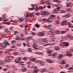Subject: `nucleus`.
Segmentation results:
<instances>
[{
    "label": "nucleus",
    "mask_w": 73,
    "mask_h": 73,
    "mask_svg": "<svg viewBox=\"0 0 73 73\" xmlns=\"http://www.w3.org/2000/svg\"><path fill=\"white\" fill-rule=\"evenodd\" d=\"M55 50H60V48H59L58 47H56L55 48Z\"/></svg>",
    "instance_id": "f704fd0d"
},
{
    "label": "nucleus",
    "mask_w": 73,
    "mask_h": 73,
    "mask_svg": "<svg viewBox=\"0 0 73 73\" xmlns=\"http://www.w3.org/2000/svg\"><path fill=\"white\" fill-rule=\"evenodd\" d=\"M30 61H29V62H28V63H27V64L30 65H32V62H31V61H31V60L30 59Z\"/></svg>",
    "instance_id": "c756f323"
},
{
    "label": "nucleus",
    "mask_w": 73,
    "mask_h": 73,
    "mask_svg": "<svg viewBox=\"0 0 73 73\" xmlns=\"http://www.w3.org/2000/svg\"><path fill=\"white\" fill-rule=\"evenodd\" d=\"M45 3H46V2H45V1H44V0H42L40 1V4H44Z\"/></svg>",
    "instance_id": "4be33fe9"
},
{
    "label": "nucleus",
    "mask_w": 73,
    "mask_h": 73,
    "mask_svg": "<svg viewBox=\"0 0 73 73\" xmlns=\"http://www.w3.org/2000/svg\"><path fill=\"white\" fill-rule=\"evenodd\" d=\"M46 5H44V6H43V8H46Z\"/></svg>",
    "instance_id": "0e129e2a"
},
{
    "label": "nucleus",
    "mask_w": 73,
    "mask_h": 73,
    "mask_svg": "<svg viewBox=\"0 0 73 73\" xmlns=\"http://www.w3.org/2000/svg\"><path fill=\"white\" fill-rule=\"evenodd\" d=\"M72 6H73V4L71 2L68 3L66 5V6L67 8H69V7L72 8Z\"/></svg>",
    "instance_id": "39448f33"
},
{
    "label": "nucleus",
    "mask_w": 73,
    "mask_h": 73,
    "mask_svg": "<svg viewBox=\"0 0 73 73\" xmlns=\"http://www.w3.org/2000/svg\"><path fill=\"white\" fill-rule=\"evenodd\" d=\"M27 70V69L25 67H23L22 68V71L23 72H26Z\"/></svg>",
    "instance_id": "a211bd4d"
},
{
    "label": "nucleus",
    "mask_w": 73,
    "mask_h": 73,
    "mask_svg": "<svg viewBox=\"0 0 73 73\" xmlns=\"http://www.w3.org/2000/svg\"><path fill=\"white\" fill-rule=\"evenodd\" d=\"M32 46L35 49H36L37 50H38V48H37L38 45L37 44H33Z\"/></svg>",
    "instance_id": "423d86ee"
},
{
    "label": "nucleus",
    "mask_w": 73,
    "mask_h": 73,
    "mask_svg": "<svg viewBox=\"0 0 73 73\" xmlns=\"http://www.w3.org/2000/svg\"><path fill=\"white\" fill-rule=\"evenodd\" d=\"M29 35H35V34L33 33H32V32H31V31H29Z\"/></svg>",
    "instance_id": "7c9ffc66"
},
{
    "label": "nucleus",
    "mask_w": 73,
    "mask_h": 73,
    "mask_svg": "<svg viewBox=\"0 0 73 73\" xmlns=\"http://www.w3.org/2000/svg\"><path fill=\"white\" fill-rule=\"evenodd\" d=\"M52 39H55V37L54 36H52Z\"/></svg>",
    "instance_id": "680f3d73"
},
{
    "label": "nucleus",
    "mask_w": 73,
    "mask_h": 73,
    "mask_svg": "<svg viewBox=\"0 0 73 73\" xmlns=\"http://www.w3.org/2000/svg\"><path fill=\"white\" fill-rule=\"evenodd\" d=\"M6 15H7L6 14H4L3 15V17H4V18H6Z\"/></svg>",
    "instance_id": "37998d69"
},
{
    "label": "nucleus",
    "mask_w": 73,
    "mask_h": 73,
    "mask_svg": "<svg viewBox=\"0 0 73 73\" xmlns=\"http://www.w3.org/2000/svg\"><path fill=\"white\" fill-rule=\"evenodd\" d=\"M40 64L41 65H45V63L44 62L42 61L40 62Z\"/></svg>",
    "instance_id": "5701e85b"
},
{
    "label": "nucleus",
    "mask_w": 73,
    "mask_h": 73,
    "mask_svg": "<svg viewBox=\"0 0 73 73\" xmlns=\"http://www.w3.org/2000/svg\"><path fill=\"white\" fill-rule=\"evenodd\" d=\"M31 6L32 7V8H31V10H34L35 9V6L33 4L31 5Z\"/></svg>",
    "instance_id": "412c9836"
},
{
    "label": "nucleus",
    "mask_w": 73,
    "mask_h": 73,
    "mask_svg": "<svg viewBox=\"0 0 73 73\" xmlns=\"http://www.w3.org/2000/svg\"><path fill=\"white\" fill-rule=\"evenodd\" d=\"M32 37L31 36L28 37L27 38H26V40H31V39Z\"/></svg>",
    "instance_id": "e433bc0d"
},
{
    "label": "nucleus",
    "mask_w": 73,
    "mask_h": 73,
    "mask_svg": "<svg viewBox=\"0 0 73 73\" xmlns=\"http://www.w3.org/2000/svg\"><path fill=\"white\" fill-rule=\"evenodd\" d=\"M48 55L49 56H51L52 55V54H48Z\"/></svg>",
    "instance_id": "774afa93"
},
{
    "label": "nucleus",
    "mask_w": 73,
    "mask_h": 73,
    "mask_svg": "<svg viewBox=\"0 0 73 73\" xmlns=\"http://www.w3.org/2000/svg\"><path fill=\"white\" fill-rule=\"evenodd\" d=\"M57 34H60V33H61V31H57L56 33Z\"/></svg>",
    "instance_id": "603ef678"
},
{
    "label": "nucleus",
    "mask_w": 73,
    "mask_h": 73,
    "mask_svg": "<svg viewBox=\"0 0 73 73\" xmlns=\"http://www.w3.org/2000/svg\"><path fill=\"white\" fill-rule=\"evenodd\" d=\"M23 45L24 46H26V44H25V43L24 42L23 43Z\"/></svg>",
    "instance_id": "69168bd1"
},
{
    "label": "nucleus",
    "mask_w": 73,
    "mask_h": 73,
    "mask_svg": "<svg viewBox=\"0 0 73 73\" xmlns=\"http://www.w3.org/2000/svg\"><path fill=\"white\" fill-rule=\"evenodd\" d=\"M53 12L54 13H57V10L56 9H54L53 10Z\"/></svg>",
    "instance_id": "393cba45"
},
{
    "label": "nucleus",
    "mask_w": 73,
    "mask_h": 73,
    "mask_svg": "<svg viewBox=\"0 0 73 73\" xmlns=\"http://www.w3.org/2000/svg\"><path fill=\"white\" fill-rule=\"evenodd\" d=\"M66 11L67 12H72V9L70 8H68L66 9Z\"/></svg>",
    "instance_id": "9b49d317"
},
{
    "label": "nucleus",
    "mask_w": 73,
    "mask_h": 73,
    "mask_svg": "<svg viewBox=\"0 0 73 73\" xmlns=\"http://www.w3.org/2000/svg\"><path fill=\"white\" fill-rule=\"evenodd\" d=\"M19 20L21 21H23V20H24V19L21 18L19 19Z\"/></svg>",
    "instance_id": "3c124183"
},
{
    "label": "nucleus",
    "mask_w": 73,
    "mask_h": 73,
    "mask_svg": "<svg viewBox=\"0 0 73 73\" xmlns=\"http://www.w3.org/2000/svg\"><path fill=\"white\" fill-rule=\"evenodd\" d=\"M38 71H39V69H37L36 70H34L33 71V73H37V72H38Z\"/></svg>",
    "instance_id": "f3484780"
},
{
    "label": "nucleus",
    "mask_w": 73,
    "mask_h": 73,
    "mask_svg": "<svg viewBox=\"0 0 73 73\" xmlns=\"http://www.w3.org/2000/svg\"><path fill=\"white\" fill-rule=\"evenodd\" d=\"M6 59L5 60V61H6V62H10L11 60H12L13 58L12 57L7 56L6 57Z\"/></svg>",
    "instance_id": "20e7f679"
},
{
    "label": "nucleus",
    "mask_w": 73,
    "mask_h": 73,
    "mask_svg": "<svg viewBox=\"0 0 73 73\" xmlns=\"http://www.w3.org/2000/svg\"><path fill=\"white\" fill-rule=\"evenodd\" d=\"M66 32H67L66 31H62L61 32L60 34H64V33H66Z\"/></svg>",
    "instance_id": "473e14b6"
},
{
    "label": "nucleus",
    "mask_w": 73,
    "mask_h": 73,
    "mask_svg": "<svg viewBox=\"0 0 73 73\" xmlns=\"http://www.w3.org/2000/svg\"><path fill=\"white\" fill-rule=\"evenodd\" d=\"M61 13H66V11L64 10H62L60 11Z\"/></svg>",
    "instance_id": "2f4dec72"
},
{
    "label": "nucleus",
    "mask_w": 73,
    "mask_h": 73,
    "mask_svg": "<svg viewBox=\"0 0 73 73\" xmlns=\"http://www.w3.org/2000/svg\"><path fill=\"white\" fill-rule=\"evenodd\" d=\"M6 44L7 45H8L9 46L10 45V43L8 42H7Z\"/></svg>",
    "instance_id": "49530a36"
},
{
    "label": "nucleus",
    "mask_w": 73,
    "mask_h": 73,
    "mask_svg": "<svg viewBox=\"0 0 73 73\" xmlns=\"http://www.w3.org/2000/svg\"><path fill=\"white\" fill-rule=\"evenodd\" d=\"M35 54H39V55H41L42 56L43 55V53H42V52L41 53L40 52H35Z\"/></svg>",
    "instance_id": "aec40b11"
},
{
    "label": "nucleus",
    "mask_w": 73,
    "mask_h": 73,
    "mask_svg": "<svg viewBox=\"0 0 73 73\" xmlns=\"http://www.w3.org/2000/svg\"><path fill=\"white\" fill-rule=\"evenodd\" d=\"M42 41L43 42H44L45 43L46 42H48V40H47L45 39H43Z\"/></svg>",
    "instance_id": "bb28decb"
},
{
    "label": "nucleus",
    "mask_w": 73,
    "mask_h": 73,
    "mask_svg": "<svg viewBox=\"0 0 73 73\" xmlns=\"http://www.w3.org/2000/svg\"><path fill=\"white\" fill-rule=\"evenodd\" d=\"M36 62L37 63H38V62H41V61L40 60H36Z\"/></svg>",
    "instance_id": "5fc2aeb1"
},
{
    "label": "nucleus",
    "mask_w": 73,
    "mask_h": 73,
    "mask_svg": "<svg viewBox=\"0 0 73 73\" xmlns=\"http://www.w3.org/2000/svg\"><path fill=\"white\" fill-rule=\"evenodd\" d=\"M5 66L7 68H11V66H9L8 65H6Z\"/></svg>",
    "instance_id": "c9c22d12"
},
{
    "label": "nucleus",
    "mask_w": 73,
    "mask_h": 73,
    "mask_svg": "<svg viewBox=\"0 0 73 73\" xmlns=\"http://www.w3.org/2000/svg\"><path fill=\"white\" fill-rule=\"evenodd\" d=\"M20 59H15V62H16V63H17V64H19L20 62Z\"/></svg>",
    "instance_id": "ddd939ff"
},
{
    "label": "nucleus",
    "mask_w": 73,
    "mask_h": 73,
    "mask_svg": "<svg viewBox=\"0 0 73 73\" xmlns=\"http://www.w3.org/2000/svg\"><path fill=\"white\" fill-rule=\"evenodd\" d=\"M56 16L54 15H52L50 16V18L47 19V22L50 23L52 22V21L53 20V19H54Z\"/></svg>",
    "instance_id": "f257e3e1"
},
{
    "label": "nucleus",
    "mask_w": 73,
    "mask_h": 73,
    "mask_svg": "<svg viewBox=\"0 0 73 73\" xmlns=\"http://www.w3.org/2000/svg\"><path fill=\"white\" fill-rule=\"evenodd\" d=\"M14 23H17V20H16L14 21Z\"/></svg>",
    "instance_id": "338daca9"
},
{
    "label": "nucleus",
    "mask_w": 73,
    "mask_h": 73,
    "mask_svg": "<svg viewBox=\"0 0 73 73\" xmlns=\"http://www.w3.org/2000/svg\"><path fill=\"white\" fill-rule=\"evenodd\" d=\"M59 0H53L54 2H56L57 3H58V5H61V4H60V1H58Z\"/></svg>",
    "instance_id": "dca6fc26"
},
{
    "label": "nucleus",
    "mask_w": 73,
    "mask_h": 73,
    "mask_svg": "<svg viewBox=\"0 0 73 73\" xmlns=\"http://www.w3.org/2000/svg\"><path fill=\"white\" fill-rule=\"evenodd\" d=\"M11 42L12 43H15V42H16V41L15 40H12L11 41Z\"/></svg>",
    "instance_id": "864d4df0"
},
{
    "label": "nucleus",
    "mask_w": 73,
    "mask_h": 73,
    "mask_svg": "<svg viewBox=\"0 0 73 73\" xmlns=\"http://www.w3.org/2000/svg\"><path fill=\"white\" fill-rule=\"evenodd\" d=\"M47 53L48 54H52V51H50V50H48L47 52Z\"/></svg>",
    "instance_id": "ea45409f"
},
{
    "label": "nucleus",
    "mask_w": 73,
    "mask_h": 73,
    "mask_svg": "<svg viewBox=\"0 0 73 73\" xmlns=\"http://www.w3.org/2000/svg\"><path fill=\"white\" fill-rule=\"evenodd\" d=\"M3 45V44L0 43V49H4V48H5L6 47H7V46L6 44H5V45Z\"/></svg>",
    "instance_id": "0eeeda50"
},
{
    "label": "nucleus",
    "mask_w": 73,
    "mask_h": 73,
    "mask_svg": "<svg viewBox=\"0 0 73 73\" xmlns=\"http://www.w3.org/2000/svg\"><path fill=\"white\" fill-rule=\"evenodd\" d=\"M46 4L47 5H50V1L47 0L46 2Z\"/></svg>",
    "instance_id": "b1692460"
},
{
    "label": "nucleus",
    "mask_w": 73,
    "mask_h": 73,
    "mask_svg": "<svg viewBox=\"0 0 73 73\" xmlns=\"http://www.w3.org/2000/svg\"><path fill=\"white\" fill-rule=\"evenodd\" d=\"M44 69H42L40 70V72H41V73H44Z\"/></svg>",
    "instance_id": "a19ab883"
},
{
    "label": "nucleus",
    "mask_w": 73,
    "mask_h": 73,
    "mask_svg": "<svg viewBox=\"0 0 73 73\" xmlns=\"http://www.w3.org/2000/svg\"><path fill=\"white\" fill-rule=\"evenodd\" d=\"M37 35L38 36H44L45 35V33L42 32H39L37 34Z\"/></svg>",
    "instance_id": "6e6552de"
},
{
    "label": "nucleus",
    "mask_w": 73,
    "mask_h": 73,
    "mask_svg": "<svg viewBox=\"0 0 73 73\" xmlns=\"http://www.w3.org/2000/svg\"><path fill=\"white\" fill-rule=\"evenodd\" d=\"M30 60H31V61H33V62H35L36 61V59L35 58H33V59H30Z\"/></svg>",
    "instance_id": "72a5a7b5"
},
{
    "label": "nucleus",
    "mask_w": 73,
    "mask_h": 73,
    "mask_svg": "<svg viewBox=\"0 0 73 73\" xmlns=\"http://www.w3.org/2000/svg\"><path fill=\"white\" fill-rule=\"evenodd\" d=\"M5 35H3L2 36V37H7V36H6L7 34H4Z\"/></svg>",
    "instance_id": "de8ad7c7"
},
{
    "label": "nucleus",
    "mask_w": 73,
    "mask_h": 73,
    "mask_svg": "<svg viewBox=\"0 0 73 73\" xmlns=\"http://www.w3.org/2000/svg\"><path fill=\"white\" fill-rule=\"evenodd\" d=\"M68 69L69 70H73V68L71 67H70Z\"/></svg>",
    "instance_id": "4d7b16f0"
},
{
    "label": "nucleus",
    "mask_w": 73,
    "mask_h": 73,
    "mask_svg": "<svg viewBox=\"0 0 73 73\" xmlns=\"http://www.w3.org/2000/svg\"><path fill=\"white\" fill-rule=\"evenodd\" d=\"M47 7L48 8V9H50V8H51V7H50V6L49 5L48 6H47Z\"/></svg>",
    "instance_id": "6e6d98bb"
},
{
    "label": "nucleus",
    "mask_w": 73,
    "mask_h": 73,
    "mask_svg": "<svg viewBox=\"0 0 73 73\" xmlns=\"http://www.w3.org/2000/svg\"><path fill=\"white\" fill-rule=\"evenodd\" d=\"M60 20H56V21H55V24H60Z\"/></svg>",
    "instance_id": "a878e982"
},
{
    "label": "nucleus",
    "mask_w": 73,
    "mask_h": 73,
    "mask_svg": "<svg viewBox=\"0 0 73 73\" xmlns=\"http://www.w3.org/2000/svg\"><path fill=\"white\" fill-rule=\"evenodd\" d=\"M33 13H26V16L27 17H31L32 18H35V16H33Z\"/></svg>",
    "instance_id": "7ed1b4c3"
},
{
    "label": "nucleus",
    "mask_w": 73,
    "mask_h": 73,
    "mask_svg": "<svg viewBox=\"0 0 73 73\" xmlns=\"http://www.w3.org/2000/svg\"><path fill=\"white\" fill-rule=\"evenodd\" d=\"M61 63H62V64H63V65L64 64H65L66 63L65 62H64L63 61H62L61 62Z\"/></svg>",
    "instance_id": "13d9d810"
},
{
    "label": "nucleus",
    "mask_w": 73,
    "mask_h": 73,
    "mask_svg": "<svg viewBox=\"0 0 73 73\" xmlns=\"http://www.w3.org/2000/svg\"><path fill=\"white\" fill-rule=\"evenodd\" d=\"M49 13H48V12H47L46 11H43L42 12V15H43V16H46V15H49Z\"/></svg>",
    "instance_id": "1a4fd4ad"
},
{
    "label": "nucleus",
    "mask_w": 73,
    "mask_h": 73,
    "mask_svg": "<svg viewBox=\"0 0 73 73\" xmlns=\"http://www.w3.org/2000/svg\"><path fill=\"white\" fill-rule=\"evenodd\" d=\"M70 53V51H68V54H66V55L67 56H68V57H71L72 56V54L70 53Z\"/></svg>",
    "instance_id": "4468645a"
},
{
    "label": "nucleus",
    "mask_w": 73,
    "mask_h": 73,
    "mask_svg": "<svg viewBox=\"0 0 73 73\" xmlns=\"http://www.w3.org/2000/svg\"><path fill=\"white\" fill-rule=\"evenodd\" d=\"M39 9H43V7L42 6H40L39 7Z\"/></svg>",
    "instance_id": "a18cd8bd"
},
{
    "label": "nucleus",
    "mask_w": 73,
    "mask_h": 73,
    "mask_svg": "<svg viewBox=\"0 0 73 73\" xmlns=\"http://www.w3.org/2000/svg\"><path fill=\"white\" fill-rule=\"evenodd\" d=\"M62 57H63V55L61 54L60 55L58 56L57 58H58L60 60L62 58Z\"/></svg>",
    "instance_id": "6ab92c4d"
},
{
    "label": "nucleus",
    "mask_w": 73,
    "mask_h": 73,
    "mask_svg": "<svg viewBox=\"0 0 73 73\" xmlns=\"http://www.w3.org/2000/svg\"><path fill=\"white\" fill-rule=\"evenodd\" d=\"M69 17V16L67 15H65V19L66 18H68V17Z\"/></svg>",
    "instance_id": "09e8293b"
},
{
    "label": "nucleus",
    "mask_w": 73,
    "mask_h": 73,
    "mask_svg": "<svg viewBox=\"0 0 73 73\" xmlns=\"http://www.w3.org/2000/svg\"><path fill=\"white\" fill-rule=\"evenodd\" d=\"M11 50H15V49H16V48L15 47V46H12L11 48Z\"/></svg>",
    "instance_id": "2eb2a0df"
},
{
    "label": "nucleus",
    "mask_w": 73,
    "mask_h": 73,
    "mask_svg": "<svg viewBox=\"0 0 73 73\" xmlns=\"http://www.w3.org/2000/svg\"><path fill=\"white\" fill-rule=\"evenodd\" d=\"M48 34H49V35H52V34H51V33H51V31H48Z\"/></svg>",
    "instance_id": "79ce46f5"
},
{
    "label": "nucleus",
    "mask_w": 73,
    "mask_h": 73,
    "mask_svg": "<svg viewBox=\"0 0 73 73\" xmlns=\"http://www.w3.org/2000/svg\"><path fill=\"white\" fill-rule=\"evenodd\" d=\"M60 44L61 45H64V46H69V42H64V40H62L60 41Z\"/></svg>",
    "instance_id": "f03ea898"
},
{
    "label": "nucleus",
    "mask_w": 73,
    "mask_h": 73,
    "mask_svg": "<svg viewBox=\"0 0 73 73\" xmlns=\"http://www.w3.org/2000/svg\"><path fill=\"white\" fill-rule=\"evenodd\" d=\"M56 9H57L58 10V11H60V7H57Z\"/></svg>",
    "instance_id": "052dcab7"
},
{
    "label": "nucleus",
    "mask_w": 73,
    "mask_h": 73,
    "mask_svg": "<svg viewBox=\"0 0 73 73\" xmlns=\"http://www.w3.org/2000/svg\"><path fill=\"white\" fill-rule=\"evenodd\" d=\"M42 20L44 22H48V19L44 18L42 19Z\"/></svg>",
    "instance_id": "cd10ccee"
},
{
    "label": "nucleus",
    "mask_w": 73,
    "mask_h": 73,
    "mask_svg": "<svg viewBox=\"0 0 73 73\" xmlns=\"http://www.w3.org/2000/svg\"><path fill=\"white\" fill-rule=\"evenodd\" d=\"M69 65L68 64H66V68H68V67H69Z\"/></svg>",
    "instance_id": "e2e57ef3"
},
{
    "label": "nucleus",
    "mask_w": 73,
    "mask_h": 73,
    "mask_svg": "<svg viewBox=\"0 0 73 73\" xmlns=\"http://www.w3.org/2000/svg\"><path fill=\"white\" fill-rule=\"evenodd\" d=\"M23 60L24 61H27V57H24L23 58Z\"/></svg>",
    "instance_id": "58836bf2"
},
{
    "label": "nucleus",
    "mask_w": 73,
    "mask_h": 73,
    "mask_svg": "<svg viewBox=\"0 0 73 73\" xmlns=\"http://www.w3.org/2000/svg\"><path fill=\"white\" fill-rule=\"evenodd\" d=\"M57 53H54L52 55V57L53 58H56V57H57Z\"/></svg>",
    "instance_id": "9d476101"
},
{
    "label": "nucleus",
    "mask_w": 73,
    "mask_h": 73,
    "mask_svg": "<svg viewBox=\"0 0 73 73\" xmlns=\"http://www.w3.org/2000/svg\"><path fill=\"white\" fill-rule=\"evenodd\" d=\"M18 52H17L16 51H15L14 52V55H15V56H16V55H17V54H18Z\"/></svg>",
    "instance_id": "c85d7f7f"
},
{
    "label": "nucleus",
    "mask_w": 73,
    "mask_h": 73,
    "mask_svg": "<svg viewBox=\"0 0 73 73\" xmlns=\"http://www.w3.org/2000/svg\"><path fill=\"white\" fill-rule=\"evenodd\" d=\"M39 7H37V6H36L35 9V11H38L39 10Z\"/></svg>",
    "instance_id": "4c0bfd02"
},
{
    "label": "nucleus",
    "mask_w": 73,
    "mask_h": 73,
    "mask_svg": "<svg viewBox=\"0 0 73 73\" xmlns=\"http://www.w3.org/2000/svg\"><path fill=\"white\" fill-rule=\"evenodd\" d=\"M46 61H47V62H48V63H53V61H51L49 59H46Z\"/></svg>",
    "instance_id": "f8f14e48"
},
{
    "label": "nucleus",
    "mask_w": 73,
    "mask_h": 73,
    "mask_svg": "<svg viewBox=\"0 0 73 73\" xmlns=\"http://www.w3.org/2000/svg\"><path fill=\"white\" fill-rule=\"evenodd\" d=\"M24 34H21L20 35V36L21 37H24Z\"/></svg>",
    "instance_id": "c03bdc74"
},
{
    "label": "nucleus",
    "mask_w": 73,
    "mask_h": 73,
    "mask_svg": "<svg viewBox=\"0 0 73 73\" xmlns=\"http://www.w3.org/2000/svg\"><path fill=\"white\" fill-rule=\"evenodd\" d=\"M36 28H39L40 26H39V25H38V24H36Z\"/></svg>",
    "instance_id": "8fccbe9b"
},
{
    "label": "nucleus",
    "mask_w": 73,
    "mask_h": 73,
    "mask_svg": "<svg viewBox=\"0 0 73 73\" xmlns=\"http://www.w3.org/2000/svg\"><path fill=\"white\" fill-rule=\"evenodd\" d=\"M8 21V19H4L3 21H5V22H6L7 21Z\"/></svg>",
    "instance_id": "bf43d9fd"
}]
</instances>
